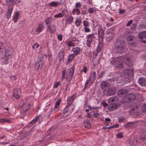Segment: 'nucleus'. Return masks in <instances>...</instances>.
<instances>
[{
  "instance_id": "1",
  "label": "nucleus",
  "mask_w": 146,
  "mask_h": 146,
  "mask_svg": "<svg viewBox=\"0 0 146 146\" xmlns=\"http://www.w3.org/2000/svg\"><path fill=\"white\" fill-rule=\"evenodd\" d=\"M2 43L0 42V58L2 59L5 57V60L3 63L5 64H7L8 62V60L10 57L11 53L9 51H7L4 48Z\"/></svg>"
},
{
  "instance_id": "2",
  "label": "nucleus",
  "mask_w": 146,
  "mask_h": 146,
  "mask_svg": "<svg viewBox=\"0 0 146 146\" xmlns=\"http://www.w3.org/2000/svg\"><path fill=\"white\" fill-rule=\"evenodd\" d=\"M125 43L122 41L117 40L115 43L114 47L116 52L118 53H122L125 50Z\"/></svg>"
},
{
  "instance_id": "3",
  "label": "nucleus",
  "mask_w": 146,
  "mask_h": 146,
  "mask_svg": "<svg viewBox=\"0 0 146 146\" xmlns=\"http://www.w3.org/2000/svg\"><path fill=\"white\" fill-rule=\"evenodd\" d=\"M136 96L134 94L130 93L126 95L122 99L124 103H129L133 101L136 98Z\"/></svg>"
},
{
  "instance_id": "4",
  "label": "nucleus",
  "mask_w": 146,
  "mask_h": 146,
  "mask_svg": "<svg viewBox=\"0 0 146 146\" xmlns=\"http://www.w3.org/2000/svg\"><path fill=\"white\" fill-rule=\"evenodd\" d=\"M114 30V27H111L106 31V39L108 42H110L113 38V31Z\"/></svg>"
},
{
  "instance_id": "5",
  "label": "nucleus",
  "mask_w": 146,
  "mask_h": 146,
  "mask_svg": "<svg viewBox=\"0 0 146 146\" xmlns=\"http://www.w3.org/2000/svg\"><path fill=\"white\" fill-rule=\"evenodd\" d=\"M87 40L86 41V44L88 47L91 46L92 43L95 40L96 37L94 33L88 35L87 36Z\"/></svg>"
},
{
  "instance_id": "6",
  "label": "nucleus",
  "mask_w": 146,
  "mask_h": 146,
  "mask_svg": "<svg viewBox=\"0 0 146 146\" xmlns=\"http://www.w3.org/2000/svg\"><path fill=\"white\" fill-rule=\"evenodd\" d=\"M74 71V68L73 67H72L69 68L68 71V73L67 74L66 79L68 82H70L72 78L73 74Z\"/></svg>"
},
{
  "instance_id": "7",
  "label": "nucleus",
  "mask_w": 146,
  "mask_h": 146,
  "mask_svg": "<svg viewBox=\"0 0 146 146\" xmlns=\"http://www.w3.org/2000/svg\"><path fill=\"white\" fill-rule=\"evenodd\" d=\"M43 63V58H41L38 59L36 63L35 67L37 70H40L42 68Z\"/></svg>"
},
{
  "instance_id": "8",
  "label": "nucleus",
  "mask_w": 146,
  "mask_h": 146,
  "mask_svg": "<svg viewBox=\"0 0 146 146\" xmlns=\"http://www.w3.org/2000/svg\"><path fill=\"white\" fill-rule=\"evenodd\" d=\"M100 87L102 89L104 90V92H106V89H108L110 88L109 84L105 81L102 82L100 84Z\"/></svg>"
},
{
  "instance_id": "9",
  "label": "nucleus",
  "mask_w": 146,
  "mask_h": 146,
  "mask_svg": "<svg viewBox=\"0 0 146 146\" xmlns=\"http://www.w3.org/2000/svg\"><path fill=\"white\" fill-rule=\"evenodd\" d=\"M64 55V50L60 51L58 54L57 58L59 60L60 63L63 61Z\"/></svg>"
},
{
  "instance_id": "10",
  "label": "nucleus",
  "mask_w": 146,
  "mask_h": 146,
  "mask_svg": "<svg viewBox=\"0 0 146 146\" xmlns=\"http://www.w3.org/2000/svg\"><path fill=\"white\" fill-rule=\"evenodd\" d=\"M138 84L141 86H146V78L143 77L139 78L138 80Z\"/></svg>"
},
{
  "instance_id": "11",
  "label": "nucleus",
  "mask_w": 146,
  "mask_h": 146,
  "mask_svg": "<svg viewBox=\"0 0 146 146\" xmlns=\"http://www.w3.org/2000/svg\"><path fill=\"white\" fill-rule=\"evenodd\" d=\"M115 66L119 69L123 67V63L122 61L118 59L116 60Z\"/></svg>"
},
{
  "instance_id": "12",
  "label": "nucleus",
  "mask_w": 146,
  "mask_h": 146,
  "mask_svg": "<svg viewBox=\"0 0 146 146\" xmlns=\"http://www.w3.org/2000/svg\"><path fill=\"white\" fill-rule=\"evenodd\" d=\"M137 126L136 122H129L125 125V127L126 128H131L135 127Z\"/></svg>"
},
{
  "instance_id": "13",
  "label": "nucleus",
  "mask_w": 146,
  "mask_h": 146,
  "mask_svg": "<svg viewBox=\"0 0 146 146\" xmlns=\"http://www.w3.org/2000/svg\"><path fill=\"white\" fill-rule=\"evenodd\" d=\"M119 105L117 104H111L108 106V109L111 111L119 107Z\"/></svg>"
},
{
  "instance_id": "14",
  "label": "nucleus",
  "mask_w": 146,
  "mask_h": 146,
  "mask_svg": "<svg viewBox=\"0 0 146 146\" xmlns=\"http://www.w3.org/2000/svg\"><path fill=\"white\" fill-rule=\"evenodd\" d=\"M13 96L16 98H19L21 96V90L19 89L15 90L13 92Z\"/></svg>"
},
{
  "instance_id": "15",
  "label": "nucleus",
  "mask_w": 146,
  "mask_h": 146,
  "mask_svg": "<svg viewBox=\"0 0 146 146\" xmlns=\"http://www.w3.org/2000/svg\"><path fill=\"white\" fill-rule=\"evenodd\" d=\"M66 108H68V110H66L64 112V114H65L66 113H68V114H70L73 111L74 108V107L73 105H71L70 106L67 105L66 106Z\"/></svg>"
},
{
  "instance_id": "16",
  "label": "nucleus",
  "mask_w": 146,
  "mask_h": 146,
  "mask_svg": "<svg viewBox=\"0 0 146 146\" xmlns=\"http://www.w3.org/2000/svg\"><path fill=\"white\" fill-rule=\"evenodd\" d=\"M128 91L125 89H120L118 91V94L120 96H123L127 94Z\"/></svg>"
},
{
  "instance_id": "17",
  "label": "nucleus",
  "mask_w": 146,
  "mask_h": 146,
  "mask_svg": "<svg viewBox=\"0 0 146 146\" xmlns=\"http://www.w3.org/2000/svg\"><path fill=\"white\" fill-rule=\"evenodd\" d=\"M13 7L11 6H10L8 7L7 10V17L8 19H9L11 17V14Z\"/></svg>"
},
{
  "instance_id": "18",
  "label": "nucleus",
  "mask_w": 146,
  "mask_h": 146,
  "mask_svg": "<svg viewBox=\"0 0 146 146\" xmlns=\"http://www.w3.org/2000/svg\"><path fill=\"white\" fill-rule=\"evenodd\" d=\"M139 38L143 39H146V31L141 32L138 34ZM145 42H146V40H143Z\"/></svg>"
},
{
  "instance_id": "19",
  "label": "nucleus",
  "mask_w": 146,
  "mask_h": 146,
  "mask_svg": "<svg viewBox=\"0 0 146 146\" xmlns=\"http://www.w3.org/2000/svg\"><path fill=\"white\" fill-rule=\"evenodd\" d=\"M108 90V92L107 93L106 95L108 96L113 95L115 93V90L114 89L112 88H109Z\"/></svg>"
},
{
  "instance_id": "20",
  "label": "nucleus",
  "mask_w": 146,
  "mask_h": 146,
  "mask_svg": "<svg viewBox=\"0 0 146 146\" xmlns=\"http://www.w3.org/2000/svg\"><path fill=\"white\" fill-rule=\"evenodd\" d=\"M84 125L86 128L90 129L91 127V125L88 120L85 119L84 122Z\"/></svg>"
},
{
  "instance_id": "21",
  "label": "nucleus",
  "mask_w": 146,
  "mask_h": 146,
  "mask_svg": "<svg viewBox=\"0 0 146 146\" xmlns=\"http://www.w3.org/2000/svg\"><path fill=\"white\" fill-rule=\"evenodd\" d=\"M125 73L127 74L128 76H133V72L132 69H126L125 71Z\"/></svg>"
},
{
  "instance_id": "22",
  "label": "nucleus",
  "mask_w": 146,
  "mask_h": 146,
  "mask_svg": "<svg viewBox=\"0 0 146 146\" xmlns=\"http://www.w3.org/2000/svg\"><path fill=\"white\" fill-rule=\"evenodd\" d=\"M72 50L74 52V53L77 55L79 54L80 52V48L78 47L73 48Z\"/></svg>"
},
{
  "instance_id": "23",
  "label": "nucleus",
  "mask_w": 146,
  "mask_h": 146,
  "mask_svg": "<svg viewBox=\"0 0 146 146\" xmlns=\"http://www.w3.org/2000/svg\"><path fill=\"white\" fill-rule=\"evenodd\" d=\"M43 27V26L42 24L39 25L38 27L36 29V31L37 33H39L41 31Z\"/></svg>"
},
{
  "instance_id": "24",
  "label": "nucleus",
  "mask_w": 146,
  "mask_h": 146,
  "mask_svg": "<svg viewBox=\"0 0 146 146\" xmlns=\"http://www.w3.org/2000/svg\"><path fill=\"white\" fill-rule=\"evenodd\" d=\"M73 18L72 16H67V21L68 23L70 24L72 23Z\"/></svg>"
},
{
  "instance_id": "25",
  "label": "nucleus",
  "mask_w": 146,
  "mask_h": 146,
  "mask_svg": "<svg viewBox=\"0 0 146 146\" xmlns=\"http://www.w3.org/2000/svg\"><path fill=\"white\" fill-rule=\"evenodd\" d=\"M98 33L99 36V38L103 39L104 35L103 31L102 29L98 31Z\"/></svg>"
},
{
  "instance_id": "26",
  "label": "nucleus",
  "mask_w": 146,
  "mask_h": 146,
  "mask_svg": "<svg viewBox=\"0 0 146 146\" xmlns=\"http://www.w3.org/2000/svg\"><path fill=\"white\" fill-rule=\"evenodd\" d=\"M96 78V72H93L90 75V80L94 81L95 79Z\"/></svg>"
},
{
  "instance_id": "27",
  "label": "nucleus",
  "mask_w": 146,
  "mask_h": 146,
  "mask_svg": "<svg viewBox=\"0 0 146 146\" xmlns=\"http://www.w3.org/2000/svg\"><path fill=\"white\" fill-rule=\"evenodd\" d=\"M80 11L78 8L74 9L72 11L73 14L78 15L80 13Z\"/></svg>"
},
{
  "instance_id": "28",
  "label": "nucleus",
  "mask_w": 146,
  "mask_h": 146,
  "mask_svg": "<svg viewBox=\"0 0 146 146\" xmlns=\"http://www.w3.org/2000/svg\"><path fill=\"white\" fill-rule=\"evenodd\" d=\"M52 19L51 17H48L45 20L46 25L50 24L52 21Z\"/></svg>"
},
{
  "instance_id": "29",
  "label": "nucleus",
  "mask_w": 146,
  "mask_h": 146,
  "mask_svg": "<svg viewBox=\"0 0 146 146\" xmlns=\"http://www.w3.org/2000/svg\"><path fill=\"white\" fill-rule=\"evenodd\" d=\"M11 122V121L9 119H0V122L1 123H4L5 122L9 123Z\"/></svg>"
},
{
  "instance_id": "30",
  "label": "nucleus",
  "mask_w": 146,
  "mask_h": 146,
  "mask_svg": "<svg viewBox=\"0 0 146 146\" xmlns=\"http://www.w3.org/2000/svg\"><path fill=\"white\" fill-rule=\"evenodd\" d=\"M19 12H16L15 13V15H14L13 17V20L15 22H16L17 19H18L19 18Z\"/></svg>"
},
{
  "instance_id": "31",
  "label": "nucleus",
  "mask_w": 146,
  "mask_h": 146,
  "mask_svg": "<svg viewBox=\"0 0 146 146\" xmlns=\"http://www.w3.org/2000/svg\"><path fill=\"white\" fill-rule=\"evenodd\" d=\"M133 38L134 37L133 36L131 35H127L126 37L127 40L129 42L132 41Z\"/></svg>"
},
{
  "instance_id": "32",
  "label": "nucleus",
  "mask_w": 146,
  "mask_h": 146,
  "mask_svg": "<svg viewBox=\"0 0 146 146\" xmlns=\"http://www.w3.org/2000/svg\"><path fill=\"white\" fill-rule=\"evenodd\" d=\"M76 55H77L75 54L74 53L71 54L69 56V58L68 59V62L71 61V60L73 59V58H74Z\"/></svg>"
},
{
  "instance_id": "33",
  "label": "nucleus",
  "mask_w": 146,
  "mask_h": 146,
  "mask_svg": "<svg viewBox=\"0 0 146 146\" xmlns=\"http://www.w3.org/2000/svg\"><path fill=\"white\" fill-rule=\"evenodd\" d=\"M50 5L54 7H57L58 5V3L57 2L52 1L50 3Z\"/></svg>"
},
{
  "instance_id": "34",
  "label": "nucleus",
  "mask_w": 146,
  "mask_h": 146,
  "mask_svg": "<svg viewBox=\"0 0 146 146\" xmlns=\"http://www.w3.org/2000/svg\"><path fill=\"white\" fill-rule=\"evenodd\" d=\"M102 44H100L98 45L96 48V51L97 52H99L101 51L102 50Z\"/></svg>"
},
{
  "instance_id": "35",
  "label": "nucleus",
  "mask_w": 146,
  "mask_h": 146,
  "mask_svg": "<svg viewBox=\"0 0 146 146\" xmlns=\"http://www.w3.org/2000/svg\"><path fill=\"white\" fill-rule=\"evenodd\" d=\"M81 23V20L80 19H77L76 20V22H75V24H76V25L77 26V27H78L79 26Z\"/></svg>"
},
{
  "instance_id": "36",
  "label": "nucleus",
  "mask_w": 146,
  "mask_h": 146,
  "mask_svg": "<svg viewBox=\"0 0 146 146\" xmlns=\"http://www.w3.org/2000/svg\"><path fill=\"white\" fill-rule=\"evenodd\" d=\"M83 24L84 27H89L90 26V23L87 21L84 20L83 21Z\"/></svg>"
},
{
  "instance_id": "37",
  "label": "nucleus",
  "mask_w": 146,
  "mask_h": 146,
  "mask_svg": "<svg viewBox=\"0 0 146 146\" xmlns=\"http://www.w3.org/2000/svg\"><path fill=\"white\" fill-rule=\"evenodd\" d=\"M14 1V0H6V2L7 5L11 6V5Z\"/></svg>"
},
{
  "instance_id": "38",
  "label": "nucleus",
  "mask_w": 146,
  "mask_h": 146,
  "mask_svg": "<svg viewBox=\"0 0 146 146\" xmlns=\"http://www.w3.org/2000/svg\"><path fill=\"white\" fill-rule=\"evenodd\" d=\"M74 101L72 99H70L69 98L67 100V105H71L73 102Z\"/></svg>"
},
{
  "instance_id": "39",
  "label": "nucleus",
  "mask_w": 146,
  "mask_h": 146,
  "mask_svg": "<svg viewBox=\"0 0 146 146\" xmlns=\"http://www.w3.org/2000/svg\"><path fill=\"white\" fill-rule=\"evenodd\" d=\"M66 70H64L62 71V76L61 79L63 80L65 78V75L66 74Z\"/></svg>"
},
{
  "instance_id": "40",
  "label": "nucleus",
  "mask_w": 146,
  "mask_h": 146,
  "mask_svg": "<svg viewBox=\"0 0 146 146\" xmlns=\"http://www.w3.org/2000/svg\"><path fill=\"white\" fill-rule=\"evenodd\" d=\"M116 60H115L113 58H112L110 59V63L112 65H115Z\"/></svg>"
},
{
  "instance_id": "41",
  "label": "nucleus",
  "mask_w": 146,
  "mask_h": 146,
  "mask_svg": "<svg viewBox=\"0 0 146 146\" xmlns=\"http://www.w3.org/2000/svg\"><path fill=\"white\" fill-rule=\"evenodd\" d=\"M121 78L120 77L119 78H113L111 79V80L113 82H116L117 83H120L121 82L119 81V80Z\"/></svg>"
},
{
  "instance_id": "42",
  "label": "nucleus",
  "mask_w": 146,
  "mask_h": 146,
  "mask_svg": "<svg viewBox=\"0 0 146 146\" xmlns=\"http://www.w3.org/2000/svg\"><path fill=\"white\" fill-rule=\"evenodd\" d=\"M115 101V98L113 97L110 98H109V103L111 104H112V103H113Z\"/></svg>"
},
{
  "instance_id": "43",
  "label": "nucleus",
  "mask_w": 146,
  "mask_h": 146,
  "mask_svg": "<svg viewBox=\"0 0 146 146\" xmlns=\"http://www.w3.org/2000/svg\"><path fill=\"white\" fill-rule=\"evenodd\" d=\"M137 106H135V107L131 108V109L129 110V112L130 113H133L134 111H136L137 110Z\"/></svg>"
},
{
  "instance_id": "44",
  "label": "nucleus",
  "mask_w": 146,
  "mask_h": 146,
  "mask_svg": "<svg viewBox=\"0 0 146 146\" xmlns=\"http://www.w3.org/2000/svg\"><path fill=\"white\" fill-rule=\"evenodd\" d=\"M39 116H37L35 119L33 120L31 122L33 124L36 122L39 119Z\"/></svg>"
},
{
  "instance_id": "45",
  "label": "nucleus",
  "mask_w": 146,
  "mask_h": 146,
  "mask_svg": "<svg viewBox=\"0 0 146 146\" xmlns=\"http://www.w3.org/2000/svg\"><path fill=\"white\" fill-rule=\"evenodd\" d=\"M142 110L143 112L146 111V104H144L142 106Z\"/></svg>"
},
{
  "instance_id": "46",
  "label": "nucleus",
  "mask_w": 146,
  "mask_h": 146,
  "mask_svg": "<svg viewBox=\"0 0 146 146\" xmlns=\"http://www.w3.org/2000/svg\"><path fill=\"white\" fill-rule=\"evenodd\" d=\"M81 4L80 3L78 2L77 3L75 4V7L76 8H80L81 7Z\"/></svg>"
},
{
  "instance_id": "47",
  "label": "nucleus",
  "mask_w": 146,
  "mask_h": 146,
  "mask_svg": "<svg viewBox=\"0 0 146 146\" xmlns=\"http://www.w3.org/2000/svg\"><path fill=\"white\" fill-rule=\"evenodd\" d=\"M62 17V15L61 13H59L58 14L56 15L54 17L56 18L60 17Z\"/></svg>"
},
{
  "instance_id": "48",
  "label": "nucleus",
  "mask_w": 146,
  "mask_h": 146,
  "mask_svg": "<svg viewBox=\"0 0 146 146\" xmlns=\"http://www.w3.org/2000/svg\"><path fill=\"white\" fill-rule=\"evenodd\" d=\"M117 137L118 138H121L123 137L122 133H119L116 134Z\"/></svg>"
},
{
  "instance_id": "49",
  "label": "nucleus",
  "mask_w": 146,
  "mask_h": 146,
  "mask_svg": "<svg viewBox=\"0 0 146 146\" xmlns=\"http://www.w3.org/2000/svg\"><path fill=\"white\" fill-rule=\"evenodd\" d=\"M88 27H84V30L86 32H89L90 31V29Z\"/></svg>"
},
{
  "instance_id": "50",
  "label": "nucleus",
  "mask_w": 146,
  "mask_h": 146,
  "mask_svg": "<svg viewBox=\"0 0 146 146\" xmlns=\"http://www.w3.org/2000/svg\"><path fill=\"white\" fill-rule=\"evenodd\" d=\"M60 84V82H58L56 83L54 85V87L55 88H57L58 86Z\"/></svg>"
},
{
  "instance_id": "51",
  "label": "nucleus",
  "mask_w": 146,
  "mask_h": 146,
  "mask_svg": "<svg viewBox=\"0 0 146 146\" xmlns=\"http://www.w3.org/2000/svg\"><path fill=\"white\" fill-rule=\"evenodd\" d=\"M131 56H129L127 55L126 56V60L128 62L130 61L131 59Z\"/></svg>"
},
{
  "instance_id": "52",
  "label": "nucleus",
  "mask_w": 146,
  "mask_h": 146,
  "mask_svg": "<svg viewBox=\"0 0 146 146\" xmlns=\"http://www.w3.org/2000/svg\"><path fill=\"white\" fill-rule=\"evenodd\" d=\"M92 113H93L94 116L93 117L95 118H97L98 117V116L99 115V114L98 113H95L93 111L92 112Z\"/></svg>"
},
{
  "instance_id": "53",
  "label": "nucleus",
  "mask_w": 146,
  "mask_h": 146,
  "mask_svg": "<svg viewBox=\"0 0 146 146\" xmlns=\"http://www.w3.org/2000/svg\"><path fill=\"white\" fill-rule=\"evenodd\" d=\"M104 74V72H102L99 75L98 79L102 78L103 77Z\"/></svg>"
},
{
  "instance_id": "54",
  "label": "nucleus",
  "mask_w": 146,
  "mask_h": 146,
  "mask_svg": "<svg viewBox=\"0 0 146 146\" xmlns=\"http://www.w3.org/2000/svg\"><path fill=\"white\" fill-rule=\"evenodd\" d=\"M10 79L11 80L14 81L16 80V78L15 76H10Z\"/></svg>"
},
{
  "instance_id": "55",
  "label": "nucleus",
  "mask_w": 146,
  "mask_h": 146,
  "mask_svg": "<svg viewBox=\"0 0 146 146\" xmlns=\"http://www.w3.org/2000/svg\"><path fill=\"white\" fill-rule=\"evenodd\" d=\"M88 11L90 13H93L94 12V9L92 8H89L88 9Z\"/></svg>"
},
{
  "instance_id": "56",
  "label": "nucleus",
  "mask_w": 146,
  "mask_h": 146,
  "mask_svg": "<svg viewBox=\"0 0 146 146\" xmlns=\"http://www.w3.org/2000/svg\"><path fill=\"white\" fill-rule=\"evenodd\" d=\"M133 22V20H130L127 23V26H130L131 24Z\"/></svg>"
},
{
  "instance_id": "57",
  "label": "nucleus",
  "mask_w": 146,
  "mask_h": 146,
  "mask_svg": "<svg viewBox=\"0 0 146 146\" xmlns=\"http://www.w3.org/2000/svg\"><path fill=\"white\" fill-rule=\"evenodd\" d=\"M58 39L59 40L61 41L62 39V36L60 34L58 36Z\"/></svg>"
},
{
  "instance_id": "58",
  "label": "nucleus",
  "mask_w": 146,
  "mask_h": 146,
  "mask_svg": "<svg viewBox=\"0 0 146 146\" xmlns=\"http://www.w3.org/2000/svg\"><path fill=\"white\" fill-rule=\"evenodd\" d=\"M76 97V96L75 94H74L70 98V99H72L74 101V100L75 99Z\"/></svg>"
},
{
  "instance_id": "59",
  "label": "nucleus",
  "mask_w": 146,
  "mask_h": 146,
  "mask_svg": "<svg viewBox=\"0 0 146 146\" xmlns=\"http://www.w3.org/2000/svg\"><path fill=\"white\" fill-rule=\"evenodd\" d=\"M68 45L69 46H73L74 44L71 42H70L68 44Z\"/></svg>"
},
{
  "instance_id": "60",
  "label": "nucleus",
  "mask_w": 146,
  "mask_h": 146,
  "mask_svg": "<svg viewBox=\"0 0 146 146\" xmlns=\"http://www.w3.org/2000/svg\"><path fill=\"white\" fill-rule=\"evenodd\" d=\"M119 13H120L121 14H122L124 13L125 11L124 10L119 9Z\"/></svg>"
},
{
  "instance_id": "61",
  "label": "nucleus",
  "mask_w": 146,
  "mask_h": 146,
  "mask_svg": "<svg viewBox=\"0 0 146 146\" xmlns=\"http://www.w3.org/2000/svg\"><path fill=\"white\" fill-rule=\"evenodd\" d=\"M87 70V68H86V67H85V66L84 67V69L83 70V71L85 73H86V72Z\"/></svg>"
},
{
  "instance_id": "62",
  "label": "nucleus",
  "mask_w": 146,
  "mask_h": 146,
  "mask_svg": "<svg viewBox=\"0 0 146 146\" xmlns=\"http://www.w3.org/2000/svg\"><path fill=\"white\" fill-rule=\"evenodd\" d=\"M92 117L91 115L89 113H87V117L90 118Z\"/></svg>"
},
{
  "instance_id": "63",
  "label": "nucleus",
  "mask_w": 146,
  "mask_h": 146,
  "mask_svg": "<svg viewBox=\"0 0 146 146\" xmlns=\"http://www.w3.org/2000/svg\"><path fill=\"white\" fill-rule=\"evenodd\" d=\"M60 100H58V101H57L56 102L55 105H59L60 103Z\"/></svg>"
},
{
  "instance_id": "64",
  "label": "nucleus",
  "mask_w": 146,
  "mask_h": 146,
  "mask_svg": "<svg viewBox=\"0 0 146 146\" xmlns=\"http://www.w3.org/2000/svg\"><path fill=\"white\" fill-rule=\"evenodd\" d=\"M103 104L104 106L105 107H106V106H107V105H108V104H107L105 102H103Z\"/></svg>"
}]
</instances>
